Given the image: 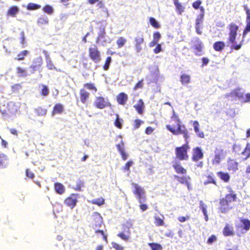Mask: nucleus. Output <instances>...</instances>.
Returning a JSON list of instances; mask_svg holds the SVG:
<instances>
[{
    "mask_svg": "<svg viewBox=\"0 0 250 250\" xmlns=\"http://www.w3.org/2000/svg\"><path fill=\"white\" fill-rule=\"evenodd\" d=\"M166 127L174 135L182 134L185 140H188L189 138L188 129L183 124L178 115L175 112H173L170 117L169 124L167 125Z\"/></svg>",
    "mask_w": 250,
    "mask_h": 250,
    "instance_id": "obj_1",
    "label": "nucleus"
},
{
    "mask_svg": "<svg viewBox=\"0 0 250 250\" xmlns=\"http://www.w3.org/2000/svg\"><path fill=\"white\" fill-rule=\"evenodd\" d=\"M227 28L229 30L228 45H230L231 50H240L244 43V40H241L238 43L236 42L239 26L234 22H231L228 25Z\"/></svg>",
    "mask_w": 250,
    "mask_h": 250,
    "instance_id": "obj_2",
    "label": "nucleus"
},
{
    "mask_svg": "<svg viewBox=\"0 0 250 250\" xmlns=\"http://www.w3.org/2000/svg\"><path fill=\"white\" fill-rule=\"evenodd\" d=\"M18 111V107L12 102H3L0 104V112L4 118L15 116Z\"/></svg>",
    "mask_w": 250,
    "mask_h": 250,
    "instance_id": "obj_3",
    "label": "nucleus"
},
{
    "mask_svg": "<svg viewBox=\"0 0 250 250\" xmlns=\"http://www.w3.org/2000/svg\"><path fill=\"white\" fill-rule=\"evenodd\" d=\"M225 97L227 98L231 97L232 99L237 98L241 100L242 103H245L250 102V93H247L244 94V93L241 91V89L239 87L236 88L229 93L226 94Z\"/></svg>",
    "mask_w": 250,
    "mask_h": 250,
    "instance_id": "obj_4",
    "label": "nucleus"
},
{
    "mask_svg": "<svg viewBox=\"0 0 250 250\" xmlns=\"http://www.w3.org/2000/svg\"><path fill=\"white\" fill-rule=\"evenodd\" d=\"M186 143L175 148V155L179 160H188V150L189 149L188 140H185Z\"/></svg>",
    "mask_w": 250,
    "mask_h": 250,
    "instance_id": "obj_5",
    "label": "nucleus"
},
{
    "mask_svg": "<svg viewBox=\"0 0 250 250\" xmlns=\"http://www.w3.org/2000/svg\"><path fill=\"white\" fill-rule=\"evenodd\" d=\"M99 26L97 29L99 30L98 33V36L96 39V42L97 44H101L103 46H104L107 42L106 40L105 39L106 36L105 28L106 26V23H104L102 21L97 22Z\"/></svg>",
    "mask_w": 250,
    "mask_h": 250,
    "instance_id": "obj_6",
    "label": "nucleus"
},
{
    "mask_svg": "<svg viewBox=\"0 0 250 250\" xmlns=\"http://www.w3.org/2000/svg\"><path fill=\"white\" fill-rule=\"evenodd\" d=\"M132 185L134 188L133 193L136 196L139 203L145 202L146 200V191L144 188L136 183H132Z\"/></svg>",
    "mask_w": 250,
    "mask_h": 250,
    "instance_id": "obj_7",
    "label": "nucleus"
},
{
    "mask_svg": "<svg viewBox=\"0 0 250 250\" xmlns=\"http://www.w3.org/2000/svg\"><path fill=\"white\" fill-rule=\"evenodd\" d=\"M132 222L131 221H126L122 225L123 231L117 234L118 236L125 241L128 240L130 234V229L132 228Z\"/></svg>",
    "mask_w": 250,
    "mask_h": 250,
    "instance_id": "obj_8",
    "label": "nucleus"
},
{
    "mask_svg": "<svg viewBox=\"0 0 250 250\" xmlns=\"http://www.w3.org/2000/svg\"><path fill=\"white\" fill-rule=\"evenodd\" d=\"M191 48L196 55L201 56L203 54L204 45L198 37L194 38L191 41Z\"/></svg>",
    "mask_w": 250,
    "mask_h": 250,
    "instance_id": "obj_9",
    "label": "nucleus"
},
{
    "mask_svg": "<svg viewBox=\"0 0 250 250\" xmlns=\"http://www.w3.org/2000/svg\"><path fill=\"white\" fill-rule=\"evenodd\" d=\"M88 53L89 58L95 63H98L101 61V52L96 46H95L94 47H89L88 49Z\"/></svg>",
    "mask_w": 250,
    "mask_h": 250,
    "instance_id": "obj_10",
    "label": "nucleus"
},
{
    "mask_svg": "<svg viewBox=\"0 0 250 250\" xmlns=\"http://www.w3.org/2000/svg\"><path fill=\"white\" fill-rule=\"evenodd\" d=\"M79 197L78 194L72 193L64 199V204L71 209H73L77 205Z\"/></svg>",
    "mask_w": 250,
    "mask_h": 250,
    "instance_id": "obj_11",
    "label": "nucleus"
},
{
    "mask_svg": "<svg viewBox=\"0 0 250 250\" xmlns=\"http://www.w3.org/2000/svg\"><path fill=\"white\" fill-rule=\"evenodd\" d=\"M93 105L97 108L101 109L111 105L109 102L105 100V99L102 96L96 97Z\"/></svg>",
    "mask_w": 250,
    "mask_h": 250,
    "instance_id": "obj_12",
    "label": "nucleus"
},
{
    "mask_svg": "<svg viewBox=\"0 0 250 250\" xmlns=\"http://www.w3.org/2000/svg\"><path fill=\"white\" fill-rule=\"evenodd\" d=\"M90 222L93 227L96 229L97 227H100L103 224V218L101 214L94 212L90 216Z\"/></svg>",
    "mask_w": 250,
    "mask_h": 250,
    "instance_id": "obj_13",
    "label": "nucleus"
},
{
    "mask_svg": "<svg viewBox=\"0 0 250 250\" xmlns=\"http://www.w3.org/2000/svg\"><path fill=\"white\" fill-rule=\"evenodd\" d=\"M232 207L229 205V203L225 198H221L219 201L218 211L222 213H226L231 209Z\"/></svg>",
    "mask_w": 250,
    "mask_h": 250,
    "instance_id": "obj_14",
    "label": "nucleus"
},
{
    "mask_svg": "<svg viewBox=\"0 0 250 250\" xmlns=\"http://www.w3.org/2000/svg\"><path fill=\"white\" fill-rule=\"evenodd\" d=\"M204 158V153L202 148L196 146L192 148L191 160L193 162H197Z\"/></svg>",
    "mask_w": 250,
    "mask_h": 250,
    "instance_id": "obj_15",
    "label": "nucleus"
},
{
    "mask_svg": "<svg viewBox=\"0 0 250 250\" xmlns=\"http://www.w3.org/2000/svg\"><path fill=\"white\" fill-rule=\"evenodd\" d=\"M43 61L41 57H37L33 60L32 63L29 67L31 74H34L42 65Z\"/></svg>",
    "mask_w": 250,
    "mask_h": 250,
    "instance_id": "obj_16",
    "label": "nucleus"
},
{
    "mask_svg": "<svg viewBox=\"0 0 250 250\" xmlns=\"http://www.w3.org/2000/svg\"><path fill=\"white\" fill-rule=\"evenodd\" d=\"M241 224L237 225L236 228L237 229H241L245 232L248 231L250 229V220L248 218H241L239 219Z\"/></svg>",
    "mask_w": 250,
    "mask_h": 250,
    "instance_id": "obj_17",
    "label": "nucleus"
},
{
    "mask_svg": "<svg viewBox=\"0 0 250 250\" xmlns=\"http://www.w3.org/2000/svg\"><path fill=\"white\" fill-rule=\"evenodd\" d=\"M244 8L247 15L246 25L243 32V36L244 37L250 32V10L246 5L244 6Z\"/></svg>",
    "mask_w": 250,
    "mask_h": 250,
    "instance_id": "obj_18",
    "label": "nucleus"
},
{
    "mask_svg": "<svg viewBox=\"0 0 250 250\" xmlns=\"http://www.w3.org/2000/svg\"><path fill=\"white\" fill-rule=\"evenodd\" d=\"M224 236H232L234 235V229L232 224L226 223L222 230Z\"/></svg>",
    "mask_w": 250,
    "mask_h": 250,
    "instance_id": "obj_19",
    "label": "nucleus"
},
{
    "mask_svg": "<svg viewBox=\"0 0 250 250\" xmlns=\"http://www.w3.org/2000/svg\"><path fill=\"white\" fill-rule=\"evenodd\" d=\"M228 188L229 189V193L226 194L225 197L223 198H225V199H226L229 203L236 201L237 199V194L231 188L229 187Z\"/></svg>",
    "mask_w": 250,
    "mask_h": 250,
    "instance_id": "obj_20",
    "label": "nucleus"
},
{
    "mask_svg": "<svg viewBox=\"0 0 250 250\" xmlns=\"http://www.w3.org/2000/svg\"><path fill=\"white\" fill-rule=\"evenodd\" d=\"M90 97V93L84 88H81L80 90V100L82 103L85 104Z\"/></svg>",
    "mask_w": 250,
    "mask_h": 250,
    "instance_id": "obj_21",
    "label": "nucleus"
},
{
    "mask_svg": "<svg viewBox=\"0 0 250 250\" xmlns=\"http://www.w3.org/2000/svg\"><path fill=\"white\" fill-rule=\"evenodd\" d=\"M223 154V149H216L215 151V155L212 160V163L213 165L219 164L221 160Z\"/></svg>",
    "mask_w": 250,
    "mask_h": 250,
    "instance_id": "obj_22",
    "label": "nucleus"
},
{
    "mask_svg": "<svg viewBox=\"0 0 250 250\" xmlns=\"http://www.w3.org/2000/svg\"><path fill=\"white\" fill-rule=\"evenodd\" d=\"M128 99V95L124 92L120 93L116 97V100L118 104L122 105H125L126 104Z\"/></svg>",
    "mask_w": 250,
    "mask_h": 250,
    "instance_id": "obj_23",
    "label": "nucleus"
},
{
    "mask_svg": "<svg viewBox=\"0 0 250 250\" xmlns=\"http://www.w3.org/2000/svg\"><path fill=\"white\" fill-rule=\"evenodd\" d=\"M172 167L177 174H186L187 170L179 162H175L172 164Z\"/></svg>",
    "mask_w": 250,
    "mask_h": 250,
    "instance_id": "obj_24",
    "label": "nucleus"
},
{
    "mask_svg": "<svg viewBox=\"0 0 250 250\" xmlns=\"http://www.w3.org/2000/svg\"><path fill=\"white\" fill-rule=\"evenodd\" d=\"M135 50L137 53H139L142 50L141 45L144 42L143 36L142 35L137 36L135 38Z\"/></svg>",
    "mask_w": 250,
    "mask_h": 250,
    "instance_id": "obj_25",
    "label": "nucleus"
},
{
    "mask_svg": "<svg viewBox=\"0 0 250 250\" xmlns=\"http://www.w3.org/2000/svg\"><path fill=\"white\" fill-rule=\"evenodd\" d=\"M64 111V107L62 104L58 103L55 104L51 111V115L55 116L56 114H61Z\"/></svg>",
    "mask_w": 250,
    "mask_h": 250,
    "instance_id": "obj_26",
    "label": "nucleus"
},
{
    "mask_svg": "<svg viewBox=\"0 0 250 250\" xmlns=\"http://www.w3.org/2000/svg\"><path fill=\"white\" fill-rule=\"evenodd\" d=\"M116 147L121 155L122 159L124 161L126 160L128 157V154L125 152L123 142L122 141L120 144H117Z\"/></svg>",
    "mask_w": 250,
    "mask_h": 250,
    "instance_id": "obj_27",
    "label": "nucleus"
},
{
    "mask_svg": "<svg viewBox=\"0 0 250 250\" xmlns=\"http://www.w3.org/2000/svg\"><path fill=\"white\" fill-rule=\"evenodd\" d=\"M133 107L139 114L142 115L143 114L144 112L145 105L142 99H139L138 101L137 104H135Z\"/></svg>",
    "mask_w": 250,
    "mask_h": 250,
    "instance_id": "obj_28",
    "label": "nucleus"
},
{
    "mask_svg": "<svg viewBox=\"0 0 250 250\" xmlns=\"http://www.w3.org/2000/svg\"><path fill=\"white\" fill-rule=\"evenodd\" d=\"M154 224L157 227H160L165 225L164 222L165 217L163 214L160 215L155 214L154 216Z\"/></svg>",
    "mask_w": 250,
    "mask_h": 250,
    "instance_id": "obj_29",
    "label": "nucleus"
},
{
    "mask_svg": "<svg viewBox=\"0 0 250 250\" xmlns=\"http://www.w3.org/2000/svg\"><path fill=\"white\" fill-rule=\"evenodd\" d=\"M19 12V8L18 7L13 5L9 8L6 15L7 17H16Z\"/></svg>",
    "mask_w": 250,
    "mask_h": 250,
    "instance_id": "obj_30",
    "label": "nucleus"
},
{
    "mask_svg": "<svg viewBox=\"0 0 250 250\" xmlns=\"http://www.w3.org/2000/svg\"><path fill=\"white\" fill-rule=\"evenodd\" d=\"M193 126L197 136L200 138H204L205 135L203 131L200 130V125L198 122L194 121L193 122Z\"/></svg>",
    "mask_w": 250,
    "mask_h": 250,
    "instance_id": "obj_31",
    "label": "nucleus"
},
{
    "mask_svg": "<svg viewBox=\"0 0 250 250\" xmlns=\"http://www.w3.org/2000/svg\"><path fill=\"white\" fill-rule=\"evenodd\" d=\"M193 126L197 136L200 138H204L205 135L203 131L200 130V125L198 122L194 121L193 122Z\"/></svg>",
    "mask_w": 250,
    "mask_h": 250,
    "instance_id": "obj_32",
    "label": "nucleus"
},
{
    "mask_svg": "<svg viewBox=\"0 0 250 250\" xmlns=\"http://www.w3.org/2000/svg\"><path fill=\"white\" fill-rule=\"evenodd\" d=\"M238 163L232 159H229L228 161V169L229 171H236L238 169Z\"/></svg>",
    "mask_w": 250,
    "mask_h": 250,
    "instance_id": "obj_33",
    "label": "nucleus"
},
{
    "mask_svg": "<svg viewBox=\"0 0 250 250\" xmlns=\"http://www.w3.org/2000/svg\"><path fill=\"white\" fill-rule=\"evenodd\" d=\"M226 44L223 41H217L213 44V48L214 50L217 52H221L225 47Z\"/></svg>",
    "mask_w": 250,
    "mask_h": 250,
    "instance_id": "obj_34",
    "label": "nucleus"
},
{
    "mask_svg": "<svg viewBox=\"0 0 250 250\" xmlns=\"http://www.w3.org/2000/svg\"><path fill=\"white\" fill-rule=\"evenodd\" d=\"M54 189L57 194L62 195L64 193L65 188L62 184L56 182L54 184Z\"/></svg>",
    "mask_w": 250,
    "mask_h": 250,
    "instance_id": "obj_35",
    "label": "nucleus"
},
{
    "mask_svg": "<svg viewBox=\"0 0 250 250\" xmlns=\"http://www.w3.org/2000/svg\"><path fill=\"white\" fill-rule=\"evenodd\" d=\"M241 155L243 156V159L246 160L250 157V143H248L244 149L242 151Z\"/></svg>",
    "mask_w": 250,
    "mask_h": 250,
    "instance_id": "obj_36",
    "label": "nucleus"
},
{
    "mask_svg": "<svg viewBox=\"0 0 250 250\" xmlns=\"http://www.w3.org/2000/svg\"><path fill=\"white\" fill-rule=\"evenodd\" d=\"M220 179L225 183H228L230 180V176L228 173L218 171L216 173Z\"/></svg>",
    "mask_w": 250,
    "mask_h": 250,
    "instance_id": "obj_37",
    "label": "nucleus"
},
{
    "mask_svg": "<svg viewBox=\"0 0 250 250\" xmlns=\"http://www.w3.org/2000/svg\"><path fill=\"white\" fill-rule=\"evenodd\" d=\"M173 2L177 12L180 15L182 14L185 10V7L179 2V0H173Z\"/></svg>",
    "mask_w": 250,
    "mask_h": 250,
    "instance_id": "obj_38",
    "label": "nucleus"
},
{
    "mask_svg": "<svg viewBox=\"0 0 250 250\" xmlns=\"http://www.w3.org/2000/svg\"><path fill=\"white\" fill-rule=\"evenodd\" d=\"M8 164L7 156L3 154H0V168H4Z\"/></svg>",
    "mask_w": 250,
    "mask_h": 250,
    "instance_id": "obj_39",
    "label": "nucleus"
},
{
    "mask_svg": "<svg viewBox=\"0 0 250 250\" xmlns=\"http://www.w3.org/2000/svg\"><path fill=\"white\" fill-rule=\"evenodd\" d=\"M200 208L204 215L205 220L208 221V218L207 214V206L202 201H200Z\"/></svg>",
    "mask_w": 250,
    "mask_h": 250,
    "instance_id": "obj_40",
    "label": "nucleus"
},
{
    "mask_svg": "<svg viewBox=\"0 0 250 250\" xmlns=\"http://www.w3.org/2000/svg\"><path fill=\"white\" fill-rule=\"evenodd\" d=\"M207 180L204 182V185H207L209 184H212L215 186H217V182L215 180V177L211 175H208L207 176Z\"/></svg>",
    "mask_w": 250,
    "mask_h": 250,
    "instance_id": "obj_41",
    "label": "nucleus"
},
{
    "mask_svg": "<svg viewBox=\"0 0 250 250\" xmlns=\"http://www.w3.org/2000/svg\"><path fill=\"white\" fill-rule=\"evenodd\" d=\"M17 74L21 77H25L28 75L25 68L18 66L16 68Z\"/></svg>",
    "mask_w": 250,
    "mask_h": 250,
    "instance_id": "obj_42",
    "label": "nucleus"
},
{
    "mask_svg": "<svg viewBox=\"0 0 250 250\" xmlns=\"http://www.w3.org/2000/svg\"><path fill=\"white\" fill-rule=\"evenodd\" d=\"M174 178H176L178 181L181 183V184H186V183H188V182L190 180V177L189 176H182V177H180L178 175H174Z\"/></svg>",
    "mask_w": 250,
    "mask_h": 250,
    "instance_id": "obj_43",
    "label": "nucleus"
},
{
    "mask_svg": "<svg viewBox=\"0 0 250 250\" xmlns=\"http://www.w3.org/2000/svg\"><path fill=\"white\" fill-rule=\"evenodd\" d=\"M91 203L93 205H98V206H101L104 204L105 201L103 197H100L99 198H96L92 200L91 201Z\"/></svg>",
    "mask_w": 250,
    "mask_h": 250,
    "instance_id": "obj_44",
    "label": "nucleus"
},
{
    "mask_svg": "<svg viewBox=\"0 0 250 250\" xmlns=\"http://www.w3.org/2000/svg\"><path fill=\"white\" fill-rule=\"evenodd\" d=\"M41 7L40 5L31 2L28 3L26 6V9L28 10H35L40 9Z\"/></svg>",
    "mask_w": 250,
    "mask_h": 250,
    "instance_id": "obj_45",
    "label": "nucleus"
},
{
    "mask_svg": "<svg viewBox=\"0 0 250 250\" xmlns=\"http://www.w3.org/2000/svg\"><path fill=\"white\" fill-rule=\"evenodd\" d=\"M190 76L187 74H182L180 77V81L183 84H188L190 82Z\"/></svg>",
    "mask_w": 250,
    "mask_h": 250,
    "instance_id": "obj_46",
    "label": "nucleus"
},
{
    "mask_svg": "<svg viewBox=\"0 0 250 250\" xmlns=\"http://www.w3.org/2000/svg\"><path fill=\"white\" fill-rule=\"evenodd\" d=\"M37 22L39 25H45L48 24V20L46 16H42L38 19Z\"/></svg>",
    "mask_w": 250,
    "mask_h": 250,
    "instance_id": "obj_47",
    "label": "nucleus"
},
{
    "mask_svg": "<svg viewBox=\"0 0 250 250\" xmlns=\"http://www.w3.org/2000/svg\"><path fill=\"white\" fill-rule=\"evenodd\" d=\"M116 120L114 122V125L117 128L119 129L122 128L123 125L122 123L123 122V120L122 119H120L119 116L118 114H116Z\"/></svg>",
    "mask_w": 250,
    "mask_h": 250,
    "instance_id": "obj_48",
    "label": "nucleus"
},
{
    "mask_svg": "<svg viewBox=\"0 0 250 250\" xmlns=\"http://www.w3.org/2000/svg\"><path fill=\"white\" fill-rule=\"evenodd\" d=\"M149 21L151 25L155 29H158L160 27V25L154 18L150 17L149 18Z\"/></svg>",
    "mask_w": 250,
    "mask_h": 250,
    "instance_id": "obj_49",
    "label": "nucleus"
},
{
    "mask_svg": "<svg viewBox=\"0 0 250 250\" xmlns=\"http://www.w3.org/2000/svg\"><path fill=\"white\" fill-rule=\"evenodd\" d=\"M83 186V181L81 180H78L76 181V186L73 188L76 191H81L82 188Z\"/></svg>",
    "mask_w": 250,
    "mask_h": 250,
    "instance_id": "obj_50",
    "label": "nucleus"
},
{
    "mask_svg": "<svg viewBox=\"0 0 250 250\" xmlns=\"http://www.w3.org/2000/svg\"><path fill=\"white\" fill-rule=\"evenodd\" d=\"M28 53V51L26 50L21 51L18 54L17 60L18 61L23 60L25 58V57L27 55Z\"/></svg>",
    "mask_w": 250,
    "mask_h": 250,
    "instance_id": "obj_51",
    "label": "nucleus"
},
{
    "mask_svg": "<svg viewBox=\"0 0 250 250\" xmlns=\"http://www.w3.org/2000/svg\"><path fill=\"white\" fill-rule=\"evenodd\" d=\"M83 86L87 89L94 91V92L97 91V88L95 84L91 83H85L83 84Z\"/></svg>",
    "mask_w": 250,
    "mask_h": 250,
    "instance_id": "obj_52",
    "label": "nucleus"
},
{
    "mask_svg": "<svg viewBox=\"0 0 250 250\" xmlns=\"http://www.w3.org/2000/svg\"><path fill=\"white\" fill-rule=\"evenodd\" d=\"M148 246L150 247L151 250H162L163 249L162 246L158 243H150Z\"/></svg>",
    "mask_w": 250,
    "mask_h": 250,
    "instance_id": "obj_53",
    "label": "nucleus"
},
{
    "mask_svg": "<svg viewBox=\"0 0 250 250\" xmlns=\"http://www.w3.org/2000/svg\"><path fill=\"white\" fill-rule=\"evenodd\" d=\"M126 42V40L122 37H120L117 40L116 43L118 45V47L120 48L122 47Z\"/></svg>",
    "mask_w": 250,
    "mask_h": 250,
    "instance_id": "obj_54",
    "label": "nucleus"
},
{
    "mask_svg": "<svg viewBox=\"0 0 250 250\" xmlns=\"http://www.w3.org/2000/svg\"><path fill=\"white\" fill-rule=\"evenodd\" d=\"M49 90L48 86L46 85H42V88L41 90V95L43 96H47L48 95Z\"/></svg>",
    "mask_w": 250,
    "mask_h": 250,
    "instance_id": "obj_55",
    "label": "nucleus"
},
{
    "mask_svg": "<svg viewBox=\"0 0 250 250\" xmlns=\"http://www.w3.org/2000/svg\"><path fill=\"white\" fill-rule=\"evenodd\" d=\"M42 10L45 13H46L48 14H49V15L52 14L53 13V11H54L52 6H51L50 5H48V4L45 5L43 7Z\"/></svg>",
    "mask_w": 250,
    "mask_h": 250,
    "instance_id": "obj_56",
    "label": "nucleus"
},
{
    "mask_svg": "<svg viewBox=\"0 0 250 250\" xmlns=\"http://www.w3.org/2000/svg\"><path fill=\"white\" fill-rule=\"evenodd\" d=\"M111 62V57H108L106 58L105 60V63L104 65H103V68L104 70H107L108 69L110 65V63Z\"/></svg>",
    "mask_w": 250,
    "mask_h": 250,
    "instance_id": "obj_57",
    "label": "nucleus"
},
{
    "mask_svg": "<svg viewBox=\"0 0 250 250\" xmlns=\"http://www.w3.org/2000/svg\"><path fill=\"white\" fill-rule=\"evenodd\" d=\"M133 162L131 160L128 161L123 167V169L124 171H130V167L133 165Z\"/></svg>",
    "mask_w": 250,
    "mask_h": 250,
    "instance_id": "obj_58",
    "label": "nucleus"
},
{
    "mask_svg": "<svg viewBox=\"0 0 250 250\" xmlns=\"http://www.w3.org/2000/svg\"><path fill=\"white\" fill-rule=\"evenodd\" d=\"M217 240V238L216 236H215V235H211L208 239L207 243L208 245H211L214 242L216 241Z\"/></svg>",
    "mask_w": 250,
    "mask_h": 250,
    "instance_id": "obj_59",
    "label": "nucleus"
},
{
    "mask_svg": "<svg viewBox=\"0 0 250 250\" xmlns=\"http://www.w3.org/2000/svg\"><path fill=\"white\" fill-rule=\"evenodd\" d=\"M46 67L49 70H57L56 67L50 60H48L46 61Z\"/></svg>",
    "mask_w": 250,
    "mask_h": 250,
    "instance_id": "obj_60",
    "label": "nucleus"
},
{
    "mask_svg": "<svg viewBox=\"0 0 250 250\" xmlns=\"http://www.w3.org/2000/svg\"><path fill=\"white\" fill-rule=\"evenodd\" d=\"M204 15V14H200V15L197 17L196 19L195 25H200L202 24Z\"/></svg>",
    "mask_w": 250,
    "mask_h": 250,
    "instance_id": "obj_61",
    "label": "nucleus"
},
{
    "mask_svg": "<svg viewBox=\"0 0 250 250\" xmlns=\"http://www.w3.org/2000/svg\"><path fill=\"white\" fill-rule=\"evenodd\" d=\"M143 82L144 80L142 79L140 81H139L138 83H137L133 87V90H136L138 88H142L144 85Z\"/></svg>",
    "mask_w": 250,
    "mask_h": 250,
    "instance_id": "obj_62",
    "label": "nucleus"
},
{
    "mask_svg": "<svg viewBox=\"0 0 250 250\" xmlns=\"http://www.w3.org/2000/svg\"><path fill=\"white\" fill-rule=\"evenodd\" d=\"M134 129H137L140 127L141 124H142L144 122L139 119H136L134 122Z\"/></svg>",
    "mask_w": 250,
    "mask_h": 250,
    "instance_id": "obj_63",
    "label": "nucleus"
},
{
    "mask_svg": "<svg viewBox=\"0 0 250 250\" xmlns=\"http://www.w3.org/2000/svg\"><path fill=\"white\" fill-rule=\"evenodd\" d=\"M112 245L113 248H114L116 250H124V247L119 245V244L116 242H112Z\"/></svg>",
    "mask_w": 250,
    "mask_h": 250,
    "instance_id": "obj_64",
    "label": "nucleus"
}]
</instances>
